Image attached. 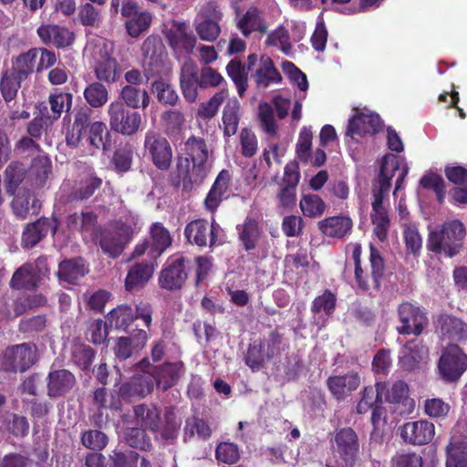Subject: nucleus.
<instances>
[{"label":"nucleus","mask_w":467,"mask_h":467,"mask_svg":"<svg viewBox=\"0 0 467 467\" xmlns=\"http://www.w3.org/2000/svg\"><path fill=\"white\" fill-rule=\"evenodd\" d=\"M319 230L329 237H343L352 228V221L348 216H333L318 223Z\"/></svg>","instance_id":"4c0bfd02"},{"label":"nucleus","mask_w":467,"mask_h":467,"mask_svg":"<svg viewBox=\"0 0 467 467\" xmlns=\"http://www.w3.org/2000/svg\"><path fill=\"white\" fill-rule=\"evenodd\" d=\"M438 368L445 380H457L467 368V355L457 345L452 344L443 351Z\"/></svg>","instance_id":"2eb2a0df"},{"label":"nucleus","mask_w":467,"mask_h":467,"mask_svg":"<svg viewBox=\"0 0 467 467\" xmlns=\"http://www.w3.org/2000/svg\"><path fill=\"white\" fill-rule=\"evenodd\" d=\"M186 261L182 256L171 257L159 279L161 287L169 290L181 288L187 279Z\"/></svg>","instance_id":"b1692460"},{"label":"nucleus","mask_w":467,"mask_h":467,"mask_svg":"<svg viewBox=\"0 0 467 467\" xmlns=\"http://www.w3.org/2000/svg\"><path fill=\"white\" fill-rule=\"evenodd\" d=\"M140 368L142 370L141 374H136L130 381L123 384L119 389L121 396L126 398H144L150 394L153 389V377L149 366V361L143 359L140 363Z\"/></svg>","instance_id":"412c9836"},{"label":"nucleus","mask_w":467,"mask_h":467,"mask_svg":"<svg viewBox=\"0 0 467 467\" xmlns=\"http://www.w3.org/2000/svg\"><path fill=\"white\" fill-rule=\"evenodd\" d=\"M215 456L219 462L234 464L239 460V449L234 443L222 442L216 448Z\"/></svg>","instance_id":"bf43d9fd"},{"label":"nucleus","mask_w":467,"mask_h":467,"mask_svg":"<svg viewBox=\"0 0 467 467\" xmlns=\"http://www.w3.org/2000/svg\"><path fill=\"white\" fill-rule=\"evenodd\" d=\"M75 382L74 375L67 369L52 371L48 375V395L50 397L64 395L73 388Z\"/></svg>","instance_id":"473e14b6"},{"label":"nucleus","mask_w":467,"mask_h":467,"mask_svg":"<svg viewBox=\"0 0 467 467\" xmlns=\"http://www.w3.org/2000/svg\"><path fill=\"white\" fill-rule=\"evenodd\" d=\"M47 272L46 259L38 258L35 264H26L17 269L11 279V285L18 289L35 288Z\"/></svg>","instance_id":"aec40b11"},{"label":"nucleus","mask_w":467,"mask_h":467,"mask_svg":"<svg viewBox=\"0 0 467 467\" xmlns=\"http://www.w3.org/2000/svg\"><path fill=\"white\" fill-rule=\"evenodd\" d=\"M304 98L292 101L289 97L276 94L272 98L271 103H260L258 116L264 131L271 136L277 134L278 125L275 119L274 109L280 119H285L291 113L292 119L298 122L302 119V99Z\"/></svg>","instance_id":"423d86ee"},{"label":"nucleus","mask_w":467,"mask_h":467,"mask_svg":"<svg viewBox=\"0 0 467 467\" xmlns=\"http://www.w3.org/2000/svg\"><path fill=\"white\" fill-rule=\"evenodd\" d=\"M408 395V386L405 382L399 380L394 382L390 388L386 386L383 392V400L389 402H401Z\"/></svg>","instance_id":"338daca9"},{"label":"nucleus","mask_w":467,"mask_h":467,"mask_svg":"<svg viewBox=\"0 0 467 467\" xmlns=\"http://www.w3.org/2000/svg\"><path fill=\"white\" fill-rule=\"evenodd\" d=\"M227 97L228 91L225 89L216 92L207 102L199 106L197 116L202 119H211L217 114L220 106Z\"/></svg>","instance_id":"09e8293b"},{"label":"nucleus","mask_w":467,"mask_h":467,"mask_svg":"<svg viewBox=\"0 0 467 467\" xmlns=\"http://www.w3.org/2000/svg\"><path fill=\"white\" fill-rule=\"evenodd\" d=\"M144 147L158 169L167 170L170 168L172 160V149L164 137L153 131H149L145 136Z\"/></svg>","instance_id":"f3484780"},{"label":"nucleus","mask_w":467,"mask_h":467,"mask_svg":"<svg viewBox=\"0 0 467 467\" xmlns=\"http://www.w3.org/2000/svg\"><path fill=\"white\" fill-rule=\"evenodd\" d=\"M120 97L123 102L132 109H145L150 103L148 92L145 89H140L131 85L122 88Z\"/></svg>","instance_id":"79ce46f5"},{"label":"nucleus","mask_w":467,"mask_h":467,"mask_svg":"<svg viewBox=\"0 0 467 467\" xmlns=\"http://www.w3.org/2000/svg\"><path fill=\"white\" fill-rule=\"evenodd\" d=\"M91 113L92 110L88 108L78 110L72 127L66 134V142L70 147H78L82 141L83 133L88 128V141L89 145L96 150H106L109 147V131L102 121L89 123Z\"/></svg>","instance_id":"20e7f679"},{"label":"nucleus","mask_w":467,"mask_h":467,"mask_svg":"<svg viewBox=\"0 0 467 467\" xmlns=\"http://www.w3.org/2000/svg\"><path fill=\"white\" fill-rule=\"evenodd\" d=\"M113 43L100 36L89 39L86 45L84 56L94 68L99 81L114 83L120 76V67L113 57Z\"/></svg>","instance_id":"f03ea898"},{"label":"nucleus","mask_w":467,"mask_h":467,"mask_svg":"<svg viewBox=\"0 0 467 467\" xmlns=\"http://www.w3.org/2000/svg\"><path fill=\"white\" fill-rule=\"evenodd\" d=\"M171 241L170 232L161 223H154L150 227L149 237L135 246L132 255L146 254L150 260L156 261L171 244Z\"/></svg>","instance_id":"1a4fd4ad"},{"label":"nucleus","mask_w":467,"mask_h":467,"mask_svg":"<svg viewBox=\"0 0 467 467\" xmlns=\"http://www.w3.org/2000/svg\"><path fill=\"white\" fill-rule=\"evenodd\" d=\"M36 360V348L24 343L7 348L1 362V368L14 372H24Z\"/></svg>","instance_id":"4468645a"},{"label":"nucleus","mask_w":467,"mask_h":467,"mask_svg":"<svg viewBox=\"0 0 467 467\" xmlns=\"http://www.w3.org/2000/svg\"><path fill=\"white\" fill-rule=\"evenodd\" d=\"M135 317L141 319L149 327L151 323L150 306L147 303L137 305L136 316L130 306H119L107 315L105 327L109 329H126Z\"/></svg>","instance_id":"f8f14e48"},{"label":"nucleus","mask_w":467,"mask_h":467,"mask_svg":"<svg viewBox=\"0 0 467 467\" xmlns=\"http://www.w3.org/2000/svg\"><path fill=\"white\" fill-rule=\"evenodd\" d=\"M88 273V267L81 258L65 260L59 264L57 276L61 282L77 284Z\"/></svg>","instance_id":"72a5a7b5"},{"label":"nucleus","mask_w":467,"mask_h":467,"mask_svg":"<svg viewBox=\"0 0 467 467\" xmlns=\"http://www.w3.org/2000/svg\"><path fill=\"white\" fill-rule=\"evenodd\" d=\"M184 234L191 244L198 246L212 247L223 243V230L214 221L211 223L203 219L192 221L186 225Z\"/></svg>","instance_id":"9d476101"},{"label":"nucleus","mask_w":467,"mask_h":467,"mask_svg":"<svg viewBox=\"0 0 467 467\" xmlns=\"http://www.w3.org/2000/svg\"><path fill=\"white\" fill-rule=\"evenodd\" d=\"M400 169V172L396 181V187L394 193L401 187L404 178L408 174V167L405 160L393 154L386 155L381 163L380 172L377 184L374 186L372 202V214L371 219L374 224V234L379 241H384L387 238L389 227V219L387 210L383 205V200L389 192L390 181L394 176L396 171Z\"/></svg>","instance_id":"f257e3e1"},{"label":"nucleus","mask_w":467,"mask_h":467,"mask_svg":"<svg viewBox=\"0 0 467 467\" xmlns=\"http://www.w3.org/2000/svg\"><path fill=\"white\" fill-rule=\"evenodd\" d=\"M84 98L90 107L101 108L109 99V91L102 83L93 82L85 88Z\"/></svg>","instance_id":"c03bdc74"},{"label":"nucleus","mask_w":467,"mask_h":467,"mask_svg":"<svg viewBox=\"0 0 467 467\" xmlns=\"http://www.w3.org/2000/svg\"><path fill=\"white\" fill-rule=\"evenodd\" d=\"M148 339L146 331L142 329L137 330L130 337H119L116 343L114 351L119 359H127L133 352L141 349Z\"/></svg>","instance_id":"2f4dec72"},{"label":"nucleus","mask_w":467,"mask_h":467,"mask_svg":"<svg viewBox=\"0 0 467 467\" xmlns=\"http://www.w3.org/2000/svg\"><path fill=\"white\" fill-rule=\"evenodd\" d=\"M108 114L111 129L123 135H133L139 131L141 126L140 114L127 109L124 103L119 100L112 101L109 105Z\"/></svg>","instance_id":"9b49d317"},{"label":"nucleus","mask_w":467,"mask_h":467,"mask_svg":"<svg viewBox=\"0 0 467 467\" xmlns=\"http://www.w3.org/2000/svg\"><path fill=\"white\" fill-rule=\"evenodd\" d=\"M154 262L149 259L148 262L137 263L132 265L125 279L126 289L132 291L143 287L153 275Z\"/></svg>","instance_id":"c85d7f7f"},{"label":"nucleus","mask_w":467,"mask_h":467,"mask_svg":"<svg viewBox=\"0 0 467 467\" xmlns=\"http://www.w3.org/2000/svg\"><path fill=\"white\" fill-rule=\"evenodd\" d=\"M241 152L245 158L254 156L258 150V140L255 133L248 128L241 130L239 134Z\"/></svg>","instance_id":"6e6d98bb"},{"label":"nucleus","mask_w":467,"mask_h":467,"mask_svg":"<svg viewBox=\"0 0 467 467\" xmlns=\"http://www.w3.org/2000/svg\"><path fill=\"white\" fill-rule=\"evenodd\" d=\"M313 132L310 127L304 126L296 145V157L304 163L309 161L312 150Z\"/></svg>","instance_id":"3c124183"},{"label":"nucleus","mask_w":467,"mask_h":467,"mask_svg":"<svg viewBox=\"0 0 467 467\" xmlns=\"http://www.w3.org/2000/svg\"><path fill=\"white\" fill-rule=\"evenodd\" d=\"M152 92L156 94L158 100L163 104L174 105L178 100L176 91L164 80L154 81L152 83Z\"/></svg>","instance_id":"4d7b16f0"},{"label":"nucleus","mask_w":467,"mask_h":467,"mask_svg":"<svg viewBox=\"0 0 467 467\" xmlns=\"http://www.w3.org/2000/svg\"><path fill=\"white\" fill-rule=\"evenodd\" d=\"M382 127L379 116L368 109L357 112L348 121L346 136L348 140L358 141L357 137L374 134Z\"/></svg>","instance_id":"a211bd4d"},{"label":"nucleus","mask_w":467,"mask_h":467,"mask_svg":"<svg viewBox=\"0 0 467 467\" xmlns=\"http://www.w3.org/2000/svg\"><path fill=\"white\" fill-rule=\"evenodd\" d=\"M135 423L142 429L156 431L160 424V410L152 404H141L134 408Z\"/></svg>","instance_id":"58836bf2"},{"label":"nucleus","mask_w":467,"mask_h":467,"mask_svg":"<svg viewBox=\"0 0 467 467\" xmlns=\"http://www.w3.org/2000/svg\"><path fill=\"white\" fill-rule=\"evenodd\" d=\"M254 67H257L254 74V78L258 88H265L271 84L278 83L281 80V76L275 67L274 62L270 57L263 55L258 58L256 54L248 56V70H251Z\"/></svg>","instance_id":"6ab92c4d"},{"label":"nucleus","mask_w":467,"mask_h":467,"mask_svg":"<svg viewBox=\"0 0 467 467\" xmlns=\"http://www.w3.org/2000/svg\"><path fill=\"white\" fill-rule=\"evenodd\" d=\"M437 327L443 338L457 342L467 339V324L456 317L441 315L437 320Z\"/></svg>","instance_id":"bb28decb"},{"label":"nucleus","mask_w":467,"mask_h":467,"mask_svg":"<svg viewBox=\"0 0 467 467\" xmlns=\"http://www.w3.org/2000/svg\"><path fill=\"white\" fill-rule=\"evenodd\" d=\"M133 151L130 145L119 148L113 156V163L117 171L120 172L130 170L132 161Z\"/></svg>","instance_id":"69168bd1"},{"label":"nucleus","mask_w":467,"mask_h":467,"mask_svg":"<svg viewBox=\"0 0 467 467\" xmlns=\"http://www.w3.org/2000/svg\"><path fill=\"white\" fill-rule=\"evenodd\" d=\"M186 159L185 166L179 164V176L183 182L184 187L188 184H201L210 170L209 164V149L205 140L199 137H190L184 143L183 149Z\"/></svg>","instance_id":"7ed1b4c3"},{"label":"nucleus","mask_w":467,"mask_h":467,"mask_svg":"<svg viewBox=\"0 0 467 467\" xmlns=\"http://www.w3.org/2000/svg\"><path fill=\"white\" fill-rule=\"evenodd\" d=\"M237 26L245 36L253 32L263 34L267 30V25L256 7H250L239 19Z\"/></svg>","instance_id":"e433bc0d"},{"label":"nucleus","mask_w":467,"mask_h":467,"mask_svg":"<svg viewBox=\"0 0 467 467\" xmlns=\"http://www.w3.org/2000/svg\"><path fill=\"white\" fill-rule=\"evenodd\" d=\"M57 227V221L54 218H41L27 225L22 236L24 246L27 248L34 247L48 233L55 234Z\"/></svg>","instance_id":"a878e982"},{"label":"nucleus","mask_w":467,"mask_h":467,"mask_svg":"<svg viewBox=\"0 0 467 467\" xmlns=\"http://www.w3.org/2000/svg\"><path fill=\"white\" fill-rule=\"evenodd\" d=\"M465 235V227L461 221L446 222L441 230L430 233L428 248L434 253L452 257L461 251Z\"/></svg>","instance_id":"0eeeda50"},{"label":"nucleus","mask_w":467,"mask_h":467,"mask_svg":"<svg viewBox=\"0 0 467 467\" xmlns=\"http://www.w3.org/2000/svg\"><path fill=\"white\" fill-rule=\"evenodd\" d=\"M265 348L266 344L262 341H255L250 345L245 357V363L253 370L260 369L265 361L271 357L269 353H266Z\"/></svg>","instance_id":"49530a36"},{"label":"nucleus","mask_w":467,"mask_h":467,"mask_svg":"<svg viewBox=\"0 0 467 467\" xmlns=\"http://www.w3.org/2000/svg\"><path fill=\"white\" fill-rule=\"evenodd\" d=\"M126 441L130 447L146 450L150 447V441L142 428H128L125 433Z\"/></svg>","instance_id":"774afa93"},{"label":"nucleus","mask_w":467,"mask_h":467,"mask_svg":"<svg viewBox=\"0 0 467 467\" xmlns=\"http://www.w3.org/2000/svg\"><path fill=\"white\" fill-rule=\"evenodd\" d=\"M152 21V15L148 11H141L126 21V29L131 37H138L146 32Z\"/></svg>","instance_id":"8fccbe9b"},{"label":"nucleus","mask_w":467,"mask_h":467,"mask_svg":"<svg viewBox=\"0 0 467 467\" xmlns=\"http://www.w3.org/2000/svg\"><path fill=\"white\" fill-rule=\"evenodd\" d=\"M400 325L397 331L404 335L419 336L428 323L425 313L417 306L404 302L398 307Z\"/></svg>","instance_id":"dca6fc26"},{"label":"nucleus","mask_w":467,"mask_h":467,"mask_svg":"<svg viewBox=\"0 0 467 467\" xmlns=\"http://www.w3.org/2000/svg\"><path fill=\"white\" fill-rule=\"evenodd\" d=\"M78 19L85 26L99 27L102 22V16L97 7L87 2L79 7Z\"/></svg>","instance_id":"5fc2aeb1"},{"label":"nucleus","mask_w":467,"mask_h":467,"mask_svg":"<svg viewBox=\"0 0 467 467\" xmlns=\"http://www.w3.org/2000/svg\"><path fill=\"white\" fill-rule=\"evenodd\" d=\"M422 458L412 451L396 453L391 460V467H421Z\"/></svg>","instance_id":"680f3d73"},{"label":"nucleus","mask_w":467,"mask_h":467,"mask_svg":"<svg viewBox=\"0 0 467 467\" xmlns=\"http://www.w3.org/2000/svg\"><path fill=\"white\" fill-rule=\"evenodd\" d=\"M73 96L70 93H58L50 95L49 104L52 112L55 114V119L60 117L64 110H68L71 108Z\"/></svg>","instance_id":"e2e57ef3"},{"label":"nucleus","mask_w":467,"mask_h":467,"mask_svg":"<svg viewBox=\"0 0 467 467\" xmlns=\"http://www.w3.org/2000/svg\"><path fill=\"white\" fill-rule=\"evenodd\" d=\"M335 306L336 297L329 291L315 298L311 310L314 314V321L319 327L325 325L327 318L334 312Z\"/></svg>","instance_id":"f704fd0d"},{"label":"nucleus","mask_w":467,"mask_h":467,"mask_svg":"<svg viewBox=\"0 0 467 467\" xmlns=\"http://www.w3.org/2000/svg\"><path fill=\"white\" fill-rule=\"evenodd\" d=\"M37 48L30 49L25 54L20 55L11 70H16V76L21 79L26 78L28 74L32 73L35 67L36 59L38 57Z\"/></svg>","instance_id":"603ef678"},{"label":"nucleus","mask_w":467,"mask_h":467,"mask_svg":"<svg viewBox=\"0 0 467 467\" xmlns=\"http://www.w3.org/2000/svg\"><path fill=\"white\" fill-rule=\"evenodd\" d=\"M428 349L417 340L406 343L400 351V363L405 369L410 370L425 362Z\"/></svg>","instance_id":"cd10ccee"},{"label":"nucleus","mask_w":467,"mask_h":467,"mask_svg":"<svg viewBox=\"0 0 467 467\" xmlns=\"http://www.w3.org/2000/svg\"><path fill=\"white\" fill-rule=\"evenodd\" d=\"M163 33L169 45L178 52L185 51L191 52L194 46L196 39L189 32V28L184 22L171 21L165 26Z\"/></svg>","instance_id":"4be33fe9"},{"label":"nucleus","mask_w":467,"mask_h":467,"mask_svg":"<svg viewBox=\"0 0 467 467\" xmlns=\"http://www.w3.org/2000/svg\"><path fill=\"white\" fill-rule=\"evenodd\" d=\"M37 35L41 40L57 47H66L74 41V34L66 27L57 25H42L37 29Z\"/></svg>","instance_id":"393cba45"},{"label":"nucleus","mask_w":467,"mask_h":467,"mask_svg":"<svg viewBox=\"0 0 467 467\" xmlns=\"http://www.w3.org/2000/svg\"><path fill=\"white\" fill-rule=\"evenodd\" d=\"M361 245L359 244H353L352 257L355 263V276L358 285L362 290H368L371 287L378 288L379 280L384 273V262L379 252L370 244V275H363L364 272L360 265Z\"/></svg>","instance_id":"6e6552de"},{"label":"nucleus","mask_w":467,"mask_h":467,"mask_svg":"<svg viewBox=\"0 0 467 467\" xmlns=\"http://www.w3.org/2000/svg\"><path fill=\"white\" fill-rule=\"evenodd\" d=\"M266 47H274L288 55L293 48L291 36L287 26L281 25L267 34L265 40Z\"/></svg>","instance_id":"a19ab883"},{"label":"nucleus","mask_w":467,"mask_h":467,"mask_svg":"<svg viewBox=\"0 0 467 467\" xmlns=\"http://www.w3.org/2000/svg\"><path fill=\"white\" fill-rule=\"evenodd\" d=\"M241 119V104L237 99H229L223 109V134L226 137L234 136Z\"/></svg>","instance_id":"c9c22d12"},{"label":"nucleus","mask_w":467,"mask_h":467,"mask_svg":"<svg viewBox=\"0 0 467 467\" xmlns=\"http://www.w3.org/2000/svg\"><path fill=\"white\" fill-rule=\"evenodd\" d=\"M5 183L7 191L14 193L17 186L21 183L25 175V169L18 164H10L5 170Z\"/></svg>","instance_id":"0e129e2a"},{"label":"nucleus","mask_w":467,"mask_h":467,"mask_svg":"<svg viewBox=\"0 0 467 467\" xmlns=\"http://www.w3.org/2000/svg\"><path fill=\"white\" fill-rule=\"evenodd\" d=\"M181 365L178 363H167L158 368H155L153 379L159 388L167 389L172 386L179 378Z\"/></svg>","instance_id":"37998d69"},{"label":"nucleus","mask_w":467,"mask_h":467,"mask_svg":"<svg viewBox=\"0 0 467 467\" xmlns=\"http://www.w3.org/2000/svg\"><path fill=\"white\" fill-rule=\"evenodd\" d=\"M195 30L198 36L205 41H213L220 34V26L215 20H195Z\"/></svg>","instance_id":"13d9d810"},{"label":"nucleus","mask_w":467,"mask_h":467,"mask_svg":"<svg viewBox=\"0 0 467 467\" xmlns=\"http://www.w3.org/2000/svg\"><path fill=\"white\" fill-rule=\"evenodd\" d=\"M21 78L16 76V70H7L0 82V89L5 101H11L16 96L20 88Z\"/></svg>","instance_id":"864d4df0"},{"label":"nucleus","mask_w":467,"mask_h":467,"mask_svg":"<svg viewBox=\"0 0 467 467\" xmlns=\"http://www.w3.org/2000/svg\"><path fill=\"white\" fill-rule=\"evenodd\" d=\"M12 208L18 218L24 219L27 215L36 213L40 203L28 191L21 190L12 202Z\"/></svg>","instance_id":"ea45409f"},{"label":"nucleus","mask_w":467,"mask_h":467,"mask_svg":"<svg viewBox=\"0 0 467 467\" xmlns=\"http://www.w3.org/2000/svg\"><path fill=\"white\" fill-rule=\"evenodd\" d=\"M386 389L385 383H378L376 388L371 386L364 388L360 400L357 405V411L359 414L372 410L371 420L375 424L378 420V411L374 406L383 400V392Z\"/></svg>","instance_id":"7c9ffc66"},{"label":"nucleus","mask_w":467,"mask_h":467,"mask_svg":"<svg viewBox=\"0 0 467 467\" xmlns=\"http://www.w3.org/2000/svg\"><path fill=\"white\" fill-rule=\"evenodd\" d=\"M303 214L315 218L321 216L326 210L325 202L317 194L309 193L302 197L299 202Z\"/></svg>","instance_id":"de8ad7c7"},{"label":"nucleus","mask_w":467,"mask_h":467,"mask_svg":"<svg viewBox=\"0 0 467 467\" xmlns=\"http://www.w3.org/2000/svg\"><path fill=\"white\" fill-rule=\"evenodd\" d=\"M402 236L407 252L415 255L419 254L422 248V237L418 227L413 223H404Z\"/></svg>","instance_id":"a18cd8bd"},{"label":"nucleus","mask_w":467,"mask_h":467,"mask_svg":"<svg viewBox=\"0 0 467 467\" xmlns=\"http://www.w3.org/2000/svg\"><path fill=\"white\" fill-rule=\"evenodd\" d=\"M140 227V220L138 215L130 213L99 231V245L104 253L117 257Z\"/></svg>","instance_id":"39448f33"},{"label":"nucleus","mask_w":467,"mask_h":467,"mask_svg":"<svg viewBox=\"0 0 467 467\" xmlns=\"http://www.w3.org/2000/svg\"><path fill=\"white\" fill-rule=\"evenodd\" d=\"M402 440L412 445H424L431 442L435 435L434 424L427 420L409 421L400 429Z\"/></svg>","instance_id":"5701e85b"},{"label":"nucleus","mask_w":467,"mask_h":467,"mask_svg":"<svg viewBox=\"0 0 467 467\" xmlns=\"http://www.w3.org/2000/svg\"><path fill=\"white\" fill-rule=\"evenodd\" d=\"M47 303V299L40 294L30 296L28 298H18L15 302L14 314H9V317H18L22 315L27 307L34 308L44 306Z\"/></svg>","instance_id":"052dcab7"},{"label":"nucleus","mask_w":467,"mask_h":467,"mask_svg":"<svg viewBox=\"0 0 467 467\" xmlns=\"http://www.w3.org/2000/svg\"><path fill=\"white\" fill-rule=\"evenodd\" d=\"M360 384V379L358 373L350 372L342 376H333L328 378L327 386L334 397L342 400L352 391L357 389Z\"/></svg>","instance_id":"c756f323"},{"label":"nucleus","mask_w":467,"mask_h":467,"mask_svg":"<svg viewBox=\"0 0 467 467\" xmlns=\"http://www.w3.org/2000/svg\"><path fill=\"white\" fill-rule=\"evenodd\" d=\"M358 451V441L355 431L350 428L337 431L334 437L333 452L336 459L334 467L351 466Z\"/></svg>","instance_id":"ddd939ff"}]
</instances>
